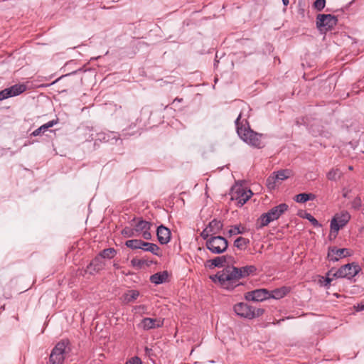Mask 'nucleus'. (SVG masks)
Instances as JSON below:
<instances>
[{
	"label": "nucleus",
	"mask_w": 364,
	"mask_h": 364,
	"mask_svg": "<svg viewBox=\"0 0 364 364\" xmlns=\"http://www.w3.org/2000/svg\"><path fill=\"white\" fill-rule=\"evenodd\" d=\"M69 345L68 340L58 342L51 350L49 362L50 364H63L67 353V348Z\"/></svg>",
	"instance_id": "423d86ee"
},
{
	"label": "nucleus",
	"mask_w": 364,
	"mask_h": 364,
	"mask_svg": "<svg viewBox=\"0 0 364 364\" xmlns=\"http://www.w3.org/2000/svg\"><path fill=\"white\" fill-rule=\"evenodd\" d=\"M209 267H222L227 262V257L225 255L216 257L208 261Z\"/></svg>",
	"instance_id": "4be33fe9"
},
{
	"label": "nucleus",
	"mask_w": 364,
	"mask_h": 364,
	"mask_svg": "<svg viewBox=\"0 0 364 364\" xmlns=\"http://www.w3.org/2000/svg\"><path fill=\"white\" fill-rule=\"evenodd\" d=\"M359 309L364 310V303L360 304V306H359Z\"/></svg>",
	"instance_id": "09e8293b"
},
{
	"label": "nucleus",
	"mask_w": 364,
	"mask_h": 364,
	"mask_svg": "<svg viewBox=\"0 0 364 364\" xmlns=\"http://www.w3.org/2000/svg\"><path fill=\"white\" fill-rule=\"evenodd\" d=\"M289 208L286 203H280L279 205L273 207L267 213H263L258 219L260 223L259 228L267 226L271 222L276 220L284 213Z\"/></svg>",
	"instance_id": "20e7f679"
},
{
	"label": "nucleus",
	"mask_w": 364,
	"mask_h": 364,
	"mask_svg": "<svg viewBox=\"0 0 364 364\" xmlns=\"http://www.w3.org/2000/svg\"><path fill=\"white\" fill-rule=\"evenodd\" d=\"M278 180L272 173L266 180V186L269 190H274L277 186Z\"/></svg>",
	"instance_id": "c756f323"
},
{
	"label": "nucleus",
	"mask_w": 364,
	"mask_h": 364,
	"mask_svg": "<svg viewBox=\"0 0 364 364\" xmlns=\"http://www.w3.org/2000/svg\"><path fill=\"white\" fill-rule=\"evenodd\" d=\"M105 265V264L103 262V259L98 255L92 260L87 268L90 274H94L95 272H98L99 271L102 270Z\"/></svg>",
	"instance_id": "dca6fc26"
},
{
	"label": "nucleus",
	"mask_w": 364,
	"mask_h": 364,
	"mask_svg": "<svg viewBox=\"0 0 364 364\" xmlns=\"http://www.w3.org/2000/svg\"><path fill=\"white\" fill-rule=\"evenodd\" d=\"M289 290L287 287H283L279 289H276L273 291H272L270 293V298H273L275 299H279L285 296L288 293Z\"/></svg>",
	"instance_id": "5701e85b"
},
{
	"label": "nucleus",
	"mask_w": 364,
	"mask_h": 364,
	"mask_svg": "<svg viewBox=\"0 0 364 364\" xmlns=\"http://www.w3.org/2000/svg\"><path fill=\"white\" fill-rule=\"evenodd\" d=\"M123 136H127V133H125L124 131H123Z\"/></svg>",
	"instance_id": "3c124183"
},
{
	"label": "nucleus",
	"mask_w": 364,
	"mask_h": 364,
	"mask_svg": "<svg viewBox=\"0 0 364 364\" xmlns=\"http://www.w3.org/2000/svg\"><path fill=\"white\" fill-rule=\"evenodd\" d=\"M278 181H282L289 178L292 175L290 169H282L278 171L273 172Z\"/></svg>",
	"instance_id": "b1692460"
},
{
	"label": "nucleus",
	"mask_w": 364,
	"mask_h": 364,
	"mask_svg": "<svg viewBox=\"0 0 364 364\" xmlns=\"http://www.w3.org/2000/svg\"><path fill=\"white\" fill-rule=\"evenodd\" d=\"M299 12L303 16H304L305 10L304 9H299Z\"/></svg>",
	"instance_id": "a18cd8bd"
},
{
	"label": "nucleus",
	"mask_w": 364,
	"mask_h": 364,
	"mask_svg": "<svg viewBox=\"0 0 364 364\" xmlns=\"http://www.w3.org/2000/svg\"><path fill=\"white\" fill-rule=\"evenodd\" d=\"M316 196L314 194L304 193L297 194L294 198V200L297 203H304L308 200H314Z\"/></svg>",
	"instance_id": "393cba45"
},
{
	"label": "nucleus",
	"mask_w": 364,
	"mask_h": 364,
	"mask_svg": "<svg viewBox=\"0 0 364 364\" xmlns=\"http://www.w3.org/2000/svg\"><path fill=\"white\" fill-rule=\"evenodd\" d=\"M337 23V17L331 14H320L316 16V27L321 32L332 30Z\"/></svg>",
	"instance_id": "0eeeda50"
},
{
	"label": "nucleus",
	"mask_w": 364,
	"mask_h": 364,
	"mask_svg": "<svg viewBox=\"0 0 364 364\" xmlns=\"http://www.w3.org/2000/svg\"><path fill=\"white\" fill-rule=\"evenodd\" d=\"M235 123L237 133L242 140L252 146L263 147L264 144L261 140L262 134L252 131L246 119L241 120V114L237 117Z\"/></svg>",
	"instance_id": "f03ea898"
},
{
	"label": "nucleus",
	"mask_w": 364,
	"mask_h": 364,
	"mask_svg": "<svg viewBox=\"0 0 364 364\" xmlns=\"http://www.w3.org/2000/svg\"><path fill=\"white\" fill-rule=\"evenodd\" d=\"M58 122V119H53V120L49 121L47 123H46V124H43L42 126H41L40 127H38V129H36V130H34L31 133V135L33 136H37L42 135L49 128H50V127H53L54 125L57 124Z\"/></svg>",
	"instance_id": "a211bd4d"
},
{
	"label": "nucleus",
	"mask_w": 364,
	"mask_h": 364,
	"mask_svg": "<svg viewBox=\"0 0 364 364\" xmlns=\"http://www.w3.org/2000/svg\"><path fill=\"white\" fill-rule=\"evenodd\" d=\"M142 234V237L147 240H149L151 239V234L149 232V230H146L144 232H141Z\"/></svg>",
	"instance_id": "37998d69"
},
{
	"label": "nucleus",
	"mask_w": 364,
	"mask_h": 364,
	"mask_svg": "<svg viewBox=\"0 0 364 364\" xmlns=\"http://www.w3.org/2000/svg\"><path fill=\"white\" fill-rule=\"evenodd\" d=\"M131 264L134 267L141 268L144 264V261L136 258H133L131 260Z\"/></svg>",
	"instance_id": "58836bf2"
},
{
	"label": "nucleus",
	"mask_w": 364,
	"mask_h": 364,
	"mask_svg": "<svg viewBox=\"0 0 364 364\" xmlns=\"http://www.w3.org/2000/svg\"><path fill=\"white\" fill-rule=\"evenodd\" d=\"M26 89V87L23 84H16L10 87L6 88L9 92V97L19 95L23 93Z\"/></svg>",
	"instance_id": "6ab92c4d"
},
{
	"label": "nucleus",
	"mask_w": 364,
	"mask_h": 364,
	"mask_svg": "<svg viewBox=\"0 0 364 364\" xmlns=\"http://www.w3.org/2000/svg\"><path fill=\"white\" fill-rule=\"evenodd\" d=\"M164 325V321L160 318H144L139 326L145 331L160 328Z\"/></svg>",
	"instance_id": "ddd939ff"
},
{
	"label": "nucleus",
	"mask_w": 364,
	"mask_h": 364,
	"mask_svg": "<svg viewBox=\"0 0 364 364\" xmlns=\"http://www.w3.org/2000/svg\"><path fill=\"white\" fill-rule=\"evenodd\" d=\"M283 4L287 6L289 4V0H282Z\"/></svg>",
	"instance_id": "de8ad7c7"
},
{
	"label": "nucleus",
	"mask_w": 364,
	"mask_h": 364,
	"mask_svg": "<svg viewBox=\"0 0 364 364\" xmlns=\"http://www.w3.org/2000/svg\"><path fill=\"white\" fill-rule=\"evenodd\" d=\"M304 218L307 219L314 227L321 226V224L318 223V221L311 214L306 213Z\"/></svg>",
	"instance_id": "72a5a7b5"
},
{
	"label": "nucleus",
	"mask_w": 364,
	"mask_h": 364,
	"mask_svg": "<svg viewBox=\"0 0 364 364\" xmlns=\"http://www.w3.org/2000/svg\"><path fill=\"white\" fill-rule=\"evenodd\" d=\"M233 311L238 316L250 320L259 317L264 312L263 309L256 308L245 302L235 304Z\"/></svg>",
	"instance_id": "7ed1b4c3"
},
{
	"label": "nucleus",
	"mask_w": 364,
	"mask_h": 364,
	"mask_svg": "<svg viewBox=\"0 0 364 364\" xmlns=\"http://www.w3.org/2000/svg\"><path fill=\"white\" fill-rule=\"evenodd\" d=\"M361 270L360 266L354 262L346 264L340 267L333 276L336 278L352 279Z\"/></svg>",
	"instance_id": "1a4fd4ad"
},
{
	"label": "nucleus",
	"mask_w": 364,
	"mask_h": 364,
	"mask_svg": "<svg viewBox=\"0 0 364 364\" xmlns=\"http://www.w3.org/2000/svg\"><path fill=\"white\" fill-rule=\"evenodd\" d=\"M139 295V292L136 290H131L129 291V294H127L128 298L127 299L128 301H132L138 298Z\"/></svg>",
	"instance_id": "e433bc0d"
},
{
	"label": "nucleus",
	"mask_w": 364,
	"mask_h": 364,
	"mask_svg": "<svg viewBox=\"0 0 364 364\" xmlns=\"http://www.w3.org/2000/svg\"><path fill=\"white\" fill-rule=\"evenodd\" d=\"M250 243V240L247 238L243 237H237L234 242V246L239 250H245L247 245Z\"/></svg>",
	"instance_id": "c85d7f7f"
},
{
	"label": "nucleus",
	"mask_w": 364,
	"mask_h": 364,
	"mask_svg": "<svg viewBox=\"0 0 364 364\" xmlns=\"http://www.w3.org/2000/svg\"><path fill=\"white\" fill-rule=\"evenodd\" d=\"M171 235V231L168 228L164 226L163 225L158 227L156 230V235L159 242L161 245H166L170 241Z\"/></svg>",
	"instance_id": "2eb2a0df"
},
{
	"label": "nucleus",
	"mask_w": 364,
	"mask_h": 364,
	"mask_svg": "<svg viewBox=\"0 0 364 364\" xmlns=\"http://www.w3.org/2000/svg\"><path fill=\"white\" fill-rule=\"evenodd\" d=\"M145 350H146V352H149V351L150 350V349H149V348H148L146 347V348H145Z\"/></svg>",
	"instance_id": "603ef678"
},
{
	"label": "nucleus",
	"mask_w": 364,
	"mask_h": 364,
	"mask_svg": "<svg viewBox=\"0 0 364 364\" xmlns=\"http://www.w3.org/2000/svg\"><path fill=\"white\" fill-rule=\"evenodd\" d=\"M350 219V215L347 211L336 213L331 221V235L334 233V237H336L340 229L343 228Z\"/></svg>",
	"instance_id": "6e6552de"
},
{
	"label": "nucleus",
	"mask_w": 364,
	"mask_h": 364,
	"mask_svg": "<svg viewBox=\"0 0 364 364\" xmlns=\"http://www.w3.org/2000/svg\"><path fill=\"white\" fill-rule=\"evenodd\" d=\"M151 226V223L144 220L142 219H138L137 223L134 225L135 231L139 235L141 232L146 230H150Z\"/></svg>",
	"instance_id": "aec40b11"
},
{
	"label": "nucleus",
	"mask_w": 364,
	"mask_h": 364,
	"mask_svg": "<svg viewBox=\"0 0 364 364\" xmlns=\"http://www.w3.org/2000/svg\"><path fill=\"white\" fill-rule=\"evenodd\" d=\"M176 101L181 102L183 101V99L182 98L176 97V98L174 99L173 102H176Z\"/></svg>",
	"instance_id": "49530a36"
},
{
	"label": "nucleus",
	"mask_w": 364,
	"mask_h": 364,
	"mask_svg": "<svg viewBox=\"0 0 364 364\" xmlns=\"http://www.w3.org/2000/svg\"><path fill=\"white\" fill-rule=\"evenodd\" d=\"M213 230L208 228L207 226L203 230V231L200 232V237L205 240L206 241L213 235Z\"/></svg>",
	"instance_id": "f704fd0d"
},
{
	"label": "nucleus",
	"mask_w": 364,
	"mask_h": 364,
	"mask_svg": "<svg viewBox=\"0 0 364 364\" xmlns=\"http://www.w3.org/2000/svg\"><path fill=\"white\" fill-rule=\"evenodd\" d=\"M168 278L167 272L164 271L162 272L156 273L150 277V281L151 283L155 284H160L166 282Z\"/></svg>",
	"instance_id": "412c9836"
},
{
	"label": "nucleus",
	"mask_w": 364,
	"mask_h": 364,
	"mask_svg": "<svg viewBox=\"0 0 364 364\" xmlns=\"http://www.w3.org/2000/svg\"><path fill=\"white\" fill-rule=\"evenodd\" d=\"M332 270L329 271L327 273V277L324 278L323 277H321V279L323 280V286L324 287H328L331 284V282L332 281L331 278H329V275L331 274Z\"/></svg>",
	"instance_id": "ea45409f"
},
{
	"label": "nucleus",
	"mask_w": 364,
	"mask_h": 364,
	"mask_svg": "<svg viewBox=\"0 0 364 364\" xmlns=\"http://www.w3.org/2000/svg\"><path fill=\"white\" fill-rule=\"evenodd\" d=\"M144 241L138 239H133L126 241L125 245L132 250L142 249Z\"/></svg>",
	"instance_id": "bb28decb"
},
{
	"label": "nucleus",
	"mask_w": 364,
	"mask_h": 364,
	"mask_svg": "<svg viewBox=\"0 0 364 364\" xmlns=\"http://www.w3.org/2000/svg\"><path fill=\"white\" fill-rule=\"evenodd\" d=\"M252 196L251 190H246L243 188H239L235 195L232 197V200H235L240 207L242 206Z\"/></svg>",
	"instance_id": "f8f14e48"
},
{
	"label": "nucleus",
	"mask_w": 364,
	"mask_h": 364,
	"mask_svg": "<svg viewBox=\"0 0 364 364\" xmlns=\"http://www.w3.org/2000/svg\"><path fill=\"white\" fill-rule=\"evenodd\" d=\"M141 250H143L144 251L150 252L156 256L161 255V254L159 252V246L154 243L144 242Z\"/></svg>",
	"instance_id": "a878e982"
},
{
	"label": "nucleus",
	"mask_w": 364,
	"mask_h": 364,
	"mask_svg": "<svg viewBox=\"0 0 364 364\" xmlns=\"http://www.w3.org/2000/svg\"><path fill=\"white\" fill-rule=\"evenodd\" d=\"M208 228L213 230V234L216 235L223 228V223L215 219L210 221L208 225Z\"/></svg>",
	"instance_id": "cd10ccee"
},
{
	"label": "nucleus",
	"mask_w": 364,
	"mask_h": 364,
	"mask_svg": "<svg viewBox=\"0 0 364 364\" xmlns=\"http://www.w3.org/2000/svg\"><path fill=\"white\" fill-rule=\"evenodd\" d=\"M228 232L230 235H235L243 233V230H240V226L235 225L232 227V228L228 231Z\"/></svg>",
	"instance_id": "4c0bfd02"
},
{
	"label": "nucleus",
	"mask_w": 364,
	"mask_h": 364,
	"mask_svg": "<svg viewBox=\"0 0 364 364\" xmlns=\"http://www.w3.org/2000/svg\"><path fill=\"white\" fill-rule=\"evenodd\" d=\"M116 250L114 248L103 250L99 255L102 259H112L114 257Z\"/></svg>",
	"instance_id": "7c9ffc66"
},
{
	"label": "nucleus",
	"mask_w": 364,
	"mask_h": 364,
	"mask_svg": "<svg viewBox=\"0 0 364 364\" xmlns=\"http://www.w3.org/2000/svg\"><path fill=\"white\" fill-rule=\"evenodd\" d=\"M257 267L255 265H247L242 267H237V274L239 279L246 278L250 275L255 274Z\"/></svg>",
	"instance_id": "f3484780"
},
{
	"label": "nucleus",
	"mask_w": 364,
	"mask_h": 364,
	"mask_svg": "<svg viewBox=\"0 0 364 364\" xmlns=\"http://www.w3.org/2000/svg\"><path fill=\"white\" fill-rule=\"evenodd\" d=\"M113 266H114V267L115 269H119V265L118 264H117V263H114Z\"/></svg>",
	"instance_id": "8fccbe9b"
},
{
	"label": "nucleus",
	"mask_w": 364,
	"mask_h": 364,
	"mask_svg": "<svg viewBox=\"0 0 364 364\" xmlns=\"http://www.w3.org/2000/svg\"><path fill=\"white\" fill-rule=\"evenodd\" d=\"M269 298H270V293L265 289H258L247 291L245 294V299L247 301H262Z\"/></svg>",
	"instance_id": "9b49d317"
},
{
	"label": "nucleus",
	"mask_w": 364,
	"mask_h": 364,
	"mask_svg": "<svg viewBox=\"0 0 364 364\" xmlns=\"http://www.w3.org/2000/svg\"><path fill=\"white\" fill-rule=\"evenodd\" d=\"M205 247L213 254L220 255L227 250L228 242L222 236H211L205 242Z\"/></svg>",
	"instance_id": "39448f33"
},
{
	"label": "nucleus",
	"mask_w": 364,
	"mask_h": 364,
	"mask_svg": "<svg viewBox=\"0 0 364 364\" xmlns=\"http://www.w3.org/2000/svg\"><path fill=\"white\" fill-rule=\"evenodd\" d=\"M325 6L326 0H316L314 4V8L318 11H322L324 9Z\"/></svg>",
	"instance_id": "c9c22d12"
},
{
	"label": "nucleus",
	"mask_w": 364,
	"mask_h": 364,
	"mask_svg": "<svg viewBox=\"0 0 364 364\" xmlns=\"http://www.w3.org/2000/svg\"><path fill=\"white\" fill-rule=\"evenodd\" d=\"M122 235H124L125 237H133L138 236L134 228L131 227H125L122 230Z\"/></svg>",
	"instance_id": "2f4dec72"
},
{
	"label": "nucleus",
	"mask_w": 364,
	"mask_h": 364,
	"mask_svg": "<svg viewBox=\"0 0 364 364\" xmlns=\"http://www.w3.org/2000/svg\"><path fill=\"white\" fill-rule=\"evenodd\" d=\"M126 364H142V363L138 357H134L127 362Z\"/></svg>",
	"instance_id": "79ce46f5"
},
{
	"label": "nucleus",
	"mask_w": 364,
	"mask_h": 364,
	"mask_svg": "<svg viewBox=\"0 0 364 364\" xmlns=\"http://www.w3.org/2000/svg\"><path fill=\"white\" fill-rule=\"evenodd\" d=\"M360 205V199L357 198L353 201V206L354 207H357V206L358 207Z\"/></svg>",
	"instance_id": "c03bdc74"
},
{
	"label": "nucleus",
	"mask_w": 364,
	"mask_h": 364,
	"mask_svg": "<svg viewBox=\"0 0 364 364\" xmlns=\"http://www.w3.org/2000/svg\"><path fill=\"white\" fill-rule=\"evenodd\" d=\"M351 255V251L347 248H337L336 247H329L327 254V258L329 261L337 262L341 258Z\"/></svg>",
	"instance_id": "9d476101"
},
{
	"label": "nucleus",
	"mask_w": 364,
	"mask_h": 364,
	"mask_svg": "<svg viewBox=\"0 0 364 364\" xmlns=\"http://www.w3.org/2000/svg\"><path fill=\"white\" fill-rule=\"evenodd\" d=\"M97 139L105 143L114 144L120 139V135L114 132H101L97 134Z\"/></svg>",
	"instance_id": "4468645a"
},
{
	"label": "nucleus",
	"mask_w": 364,
	"mask_h": 364,
	"mask_svg": "<svg viewBox=\"0 0 364 364\" xmlns=\"http://www.w3.org/2000/svg\"><path fill=\"white\" fill-rule=\"evenodd\" d=\"M9 97V92H7L6 88L0 92V101L7 99Z\"/></svg>",
	"instance_id": "a19ab883"
},
{
	"label": "nucleus",
	"mask_w": 364,
	"mask_h": 364,
	"mask_svg": "<svg viewBox=\"0 0 364 364\" xmlns=\"http://www.w3.org/2000/svg\"><path fill=\"white\" fill-rule=\"evenodd\" d=\"M340 175H341V172H340L339 169L333 168L328 172L326 176H327V178L330 181H336L337 179H338L340 178Z\"/></svg>",
	"instance_id": "473e14b6"
},
{
	"label": "nucleus",
	"mask_w": 364,
	"mask_h": 364,
	"mask_svg": "<svg viewBox=\"0 0 364 364\" xmlns=\"http://www.w3.org/2000/svg\"><path fill=\"white\" fill-rule=\"evenodd\" d=\"M210 279L215 283L218 282L223 289L228 291H232L236 287L242 285L237 274V267L232 265L225 267L214 276H211Z\"/></svg>",
	"instance_id": "f257e3e1"
}]
</instances>
